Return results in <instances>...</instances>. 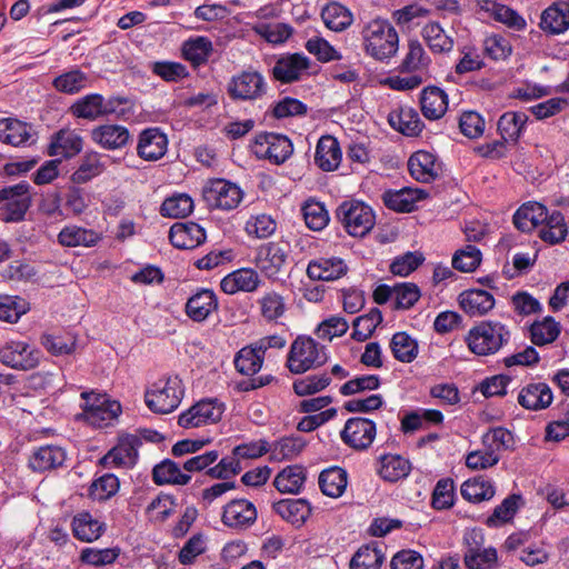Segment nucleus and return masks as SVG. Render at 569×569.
<instances>
[{
    "label": "nucleus",
    "mask_w": 569,
    "mask_h": 569,
    "mask_svg": "<svg viewBox=\"0 0 569 569\" xmlns=\"http://www.w3.org/2000/svg\"><path fill=\"white\" fill-rule=\"evenodd\" d=\"M347 483V472L339 467H332L323 470L319 476L320 489L328 497H340L345 492Z\"/></svg>",
    "instance_id": "c03bdc74"
},
{
    "label": "nucleus",
    "mask_w": 569,
    "mask_h": 569,
    "mask_svg": "<svg viewBox=\"0 0 569 569\" xmlns=\"http://www.w3.org/2000/svg\"><path fill=\"white\" fill-rule=\"evenodd\" d=\"M347 271L346 262L337 257L313 259L307 267V276L311 280L333 281L345 276Z\"/></svg>",
    "instance_id": "393cba45"
},
{
    "label": "nucleus",
    "mask_w": 569,
    "mask_h": 569,
    "mask_svg": "<svg viewBox=\"0 0 569 569\" xmlns=\"http://www.w3.org/2000/svg\"><path fill=\"white\" fill-rule=\"evenodd\" d=\"M90 139L104 150H118L127 146L130 132L124 126L106 123L94 127L90 131Z\"/></svg>",
    "instance_id": "aec40b11"
},
{
    "label": "nucleus",
    "mask_w": 569,
    "mask_h": 569,
    "mask_svg": "<svg viewBox=\"0 0 569 569\" xmlns=\"http://www.w3.org/2000/svg\"><path fill=\"white\" fill-rule=\"evenodd\" d=\"M459 305L467 315L480 317L495 307V298L488 291L470 289L459 295Z\"/></svg>",
    "instance_id": "473e14b6"
},
{
    "label": "nucleus",
    "mask_w": 569,
    "mask_h": 569,
    "mask_svg": "<svg viewBox=\"0 0 569 569\" xmlns=\"http://www.w3.org/2000/svg\"><path fill=\"white\" fill-rule=\"evenodd\" d=\"M263 356L254 345L242 348L234 358L237 370L244 376L256 375L262 367Z\"/></svg>",
    "instance_id": "13d9d810"
},
{
    "label": "nucleus",
    "mask_w": 569,
    "mask_h": 569,
    "mask_svg": "<svg viewBox=\"0 0 569 569\" xmlns=\"http://www.w3.org/2000/svg\"><path fill=\"white\" fill-rule=\"evenodd\" d=\"M539 237L549 244L562 242L568 233V227L563 216L559 211L548 213V218L541 223Z\"/></svg>",
    "instance_id": "49530a36"
},
{
    "label": "nucleus",
    "mask_w": 569,
    "mask_h": 569,
    "mask_svg": "<svg viewBox=\"0 0 569 569\" xmlns=\"http://www.w3.org/2000/svg\"><path fill=\"white\" fill-rule=\"evenodd\" d=\"M306 480L305 470L300 466L284 468L274 478V487L282 493H298Z\"/></svg>",
    "instance_id": "3c124183"
},
{
    "label": "nucleus",
    "mask_w": 569,
    "mask_h": 569,
    "mask_svg": "<svg viewBox=\"0 0 569 569\" xmlns=\"http://www.w3.org/2000/svg\"><path fill=\"white\" fill-rule=\"evenodd\" d=\"M497 561V551L495 548H475L470 547L465 553V563L469 569H488Z\"/></svg>",
    "instance_id": "774afa93"
},
{
    "label": "nucleus",
    "mask_w": 569,
    "mask_h": 569,
    "mask_svg": "<svg viewBox=\"0 0 569 569\" xmlns=\"http://www.w3.org/2000/svg\"><path fill=\"white\" fill-rule=\"evenodd\" d=\"M423 198V191L419 189L403 188L389 190L383 193L386 207L398 212H410L415 209L417 201Z\"/></svg>",
    "instance_id": "ea45409f"
},
{
    "label": "nucleus",
    "mask_w": 569,
    "mask_h": 569,
    "mask_svg": "<svg viewBox=\"0 0 569 569\" xmlns=\"http://www.w3.org/2000/svg\"><path fill=\"white\" fill-rule=\"evenodd\" d=\"M99 240L100 236L96 231L78 226H67L58 234V242L63 247H92Z\"/></svg>",
    "instance_id": "79ce46f5"
},
{
    "label": "nucleus",
    "mask_w": 569,
    "mask_h": 569,
    "mask_svg": "<svg viewBox=\"0 0 569 569\" xmlns=\"http://www.w3.org/2000/svg\"><path fill=\"white\" fill-rule=\"evenodd\" d=\"M218 300L212 290L202 289L191 296L186 303V313L197 322L206 320L211 312L217 310Z\"/></svg>",
    "instance_id": "c9c22d12"
},
{
    "label": "nucleus",
    "mask_w": 569,
    "mask_h": 569,
    "mask_svg": "<svg viewBox=\"0 0 569 569\" xmlns=\"http://www.w3.org/2000/svg\"><path fill=\"white\" fill-rule=\"evenodd\" d=\"M408 168L412 178L423 183L432 182L439 176L440 170L436 157L423 150L415 152L409 158Z\"/></svg>",
    "instance_id": "c85d7f7f"
},
{
    "label": "nucleus",
    "mask_w": 569,
    "mask_h": 569,
    "mask_svg": "<svg viewBox=\"0 0 569 569\" xmlns=\"http://www.w3.org/2000/svg\"><path fill=\"white\" fill-rule=\"evenodd\" d=\"M224 410V403L218 399H202L179 415L178 425L189 429L217 423Z\"/></svg>",
    "instance_id": "9d476101"
},
{
    "label": "nucleus",
    "mask_w": 569,
    "mask_h": 569,
    "mask_svg": "<svg viewBox=\"0 0 569 569\" xmlns=\"http://www.w3.org/2000/svg\"><path fill=\"white\" fill-rule=\"evenodd\" d=\"M548 218L547 208L539 202H527L522 204L513 216V223L517 229L529 232Z\"/></svg>",
    "instance_id": "4c0bfd02"
},
{
    "label": "nucleus",
    "mask_w": 569,
    "mask_h": 569,
    "mask_svg": "<svg viewBox=\"0 0 569 569\" xmlns=\"http://www.w3.org/2000/svg\"><path fill=\"white\" fill-rule=\"evenodd\" d=\"M388 122L395 130L409 137L418 136L425 127L418 112L407 106L390 111Z\"/></svg>",
    "instance_id": "c756f323"
},
{
    "label": "nucleus",
    "mask_w": 569,
    "mask_h": 569,
    "mask_svg": "<svg viewBox=\"0 0 569 569\" xmlns=\"http://www.w3.org/2000/svg\"><path fill=\"white\" fill-rule=\"evenodd\" d=\"M89 77L87 73L78 68L69 71L53 79V87L56 90L67 94H74L88 87Z\"/></svg>",
    "instance_id": "8fccbe9b"
},
{
    "label": "nucleus",
    "mask_w": 569,
    "mask_h": 569,
    "mask_svg": "<svg viewBox=\"0 0 569 569\" xmlns=\"http://www.w3.org/2000/svg\"><path fill=\"white\" fill-rule=\"evenodd\" d=\"M510 339L508 327L499 321L486 320L472 327L466 342L469 350L477 356L497 353Z\"/></svg>",
    "instance_id": "f03ea898"
},
{
    "label": "nucleus",
    "mask_w": 569,
    "mask_h": 569,
    "mask_svg": "<svg viewBox=\"0 0 569 569\" xmlns=\"http://www.w3.org/2000/svg\"><path fill=\"white\" fill-rule=\"evenodd\" d=\"M376 425L366 418H350L341 430V439L356 450H365L376 438Z\"/></svg>",
    "instance_id": "4468645a"
},
{
    "label": "nucleus",
    "mask_w": 569,
    "mask_h": 569,
    "mask_svg": "<svg viewBox=\"0 0 569 569\" xmlns=\"http://www.w3.org/2000/svg\"><path fill=\"white\" fill-rule=\"evenodd\" d=\"M83 140L74 130L62 129L57 132L50 144L49 154L52 157L71 158L80 153Z\"/></svg>",
    "instance_id": "72a5a7b5"
},
{
    "label": "nucleus",
    "mask_w": 569,
    "mask_h": 569,
    "mask_svg": "<svg viewBox=\"0 0 569 569\" xmlns=\"http://www.w3.org/2000/svg\"><path fill=\"white\" fill-rule=\"evenodd\" d=\"M67 459L66 450L59 446H42L29 459L34 471H47L61 467Z\"/></svg>",
    "instance_id": "e433bc0d"
},
{
    "label": "nucleus",
    "mask_w": 569,
    "mask_h": 569,
    "mask_svg": "<svg viewBox=\"0 0 569 569\" xmlns=\"http://www.w3.org/2000/svg\"><path fill=\"white\" fill-rule=\"evenodd\" d=\"M410 462L398 455L381 457L379 475L387 481L395 482L406 478L410 472Z\"/></svg>",
    "instance_id": "de8ad7c7"
},
{
    "label": "nucleus",
    "mask_w": 569,
    "mask_h": 569,
    "mask_svg": "<svg viewBox=\"0 0 569 569\" xmlns=\"http://www.w3.org/2000/svg\"><path fill=\"white\" fill-rule=\"evenodd\" d=\"M361 46L368 57L385 62L397 54L399 34L390 21L376 18L362 27Z\"/></svg>",
    "instance_id": "f257e3e1"
},
{
    "label": "nucleus",
    "mask_w": 569,
    "mask_h": 569,
    "mask_svg": "<svg viewBox=\"0 0 569 569\" xmlns=\"http://www.w3.org/2000/svg\"><path fill=\"white\" fill-rule=\"evenodd\" d=\"M153 480L158 485H187L191 477L183 473L172 460L166 459L152 470Z\"/></svg>",
    "instance_id": "603ef678"
},
{
    "label": "nucleus",
    "mask_w": 569,
    "mask_h": 569,
    "mask_svg": "<svg viewBox=\"0 0 569 569\" xmlns=\"http://www.w3.org/2000/svg\"><path fill=\"white\" fill-rule=\"evenodd\" d=\"M267 91L266 78L252 69L232 76L227 84V92L233 101H256L266 96Z\"/></svg>",
    "instance_id": "0eeeda50"
},
{
    "label": "nucleus",
    "mask_w": 569,
    "mask_h": 569,
    "mask_svg": "<svg viewBox=\"0 0 569 569\" xmlns=\"http://www.w3.org/2000/svg\"><path fill=\"white\" fill-rule=\"evenodd\" d=\"M168 149L167 136L158 128L143 130L139 136L137 153L146 161L161 159Z\"/></svg>",
    "instance_id": "4be33fe9"
},
{
    "label": "nucleus",
    "mask_w": 569,
    "mask_h": 569,
    "mask_svg": "<svg viewBox=\"0 0 569 569\" xmlns=\"http://www.w3.org/2000/svg\"><path fill=\"white\" fill-rule=\"evenodd\" d=\"M460 491L461 496L470 502L490 500L495 496V488L491 481L482 477L465 481Z\"/></svg>",
    "instance_id": "864d4df0"
},
{
    "label": "nucleus",
    "mask_w": 569,
    "mask_h": 569,
    "mask_svg": "<svg viewBox=\"0 0 569 569\" xmlns=\"http://www.w3.org/2000/svg\"><path fill=\"white\" fill-rule=\"evenodd\" d=\"M522 498L519 495H511L503 499V501L497 506L491 516L488 517L486 523L489 527H499L509 522L516 512L518 511Z\"/></svg>",
    "instance_id": "0e129e2a"
},
{
    "label": "nucleus",
    "mask_w": 569,
    "mask_h": 569,
    "mask_svg": "<svg viewBox=\"0 0 569 569\" xmlns=\"http://www.w3.org/2000/svg\"><path fill=\"white\" fill-rule=\"evenodd\" d=\"M310 59L303 53H288L281 56L272 68L276 80L290 83L299 80L310 68Z\"/></svg>",
    "instance_id": "f3484780"
},
{
    "label": "nucleus",
    "mask_w": 569,
    "mask_h": 569,
    "mask_svg": "<svg viewBox=\"0 0 569 569\" xmlns=\"http://www.w3.org/2000/svg\"><path fill=\"white\" fill-rule=\"evenodd\" d=\"M260 317L269 323H278L287 312V302L284 297L276 290L263 292L257 300Z\"/></svg>",
    "instance_id": "f704fd0d"
},
{
    "label": "nucleus",
    "mask_w": 569,
    "mask_h": 569,
    "mask_svg": "<svg viewBox=\"0 0 569 569\" xmlns=\"http://www.w3.org/2000/svg\"><path fill=\"white\" fill-rule=\"evenodd\" d=\"M81 405L84 419L92 426L102 428L109 426L118 418L121 412V406L118 401L111 400L104 393L93 391L82 392Z\"/></svg>",
    "instance_id": "423d86ee"
},
{
    "label": "nucleus",
    "mask_w": 569,
    "mask_h": 569,
    "mask_svg": "<svg viewBox=\"0 0 569 569\" xmlns=\"http://www.w3.org/2000/svg\"><path fill=\"white\" fill-rule=\"evenodd\" d=\"M169 239L178 249H193L206 240V232L196 222L174 223L170 228Z\"/></svg>",
    "instance_id": "a878e982"
},
{
    "label": "nucleus",
    "mask_w": 569,
    "mask_h": 569,
    "mask_svg": "<svg viewBox=\"0 0 569 569\" xmlns=\"http://www.w3.org/2000/svg\"><path fill=\"white\" fill-rule=\"evenodd\" d=\"M420 109L428 120L441 119L448 110V94L436 86L426 87L420 92Z\"/></svg>",
    "instance_id": "bb28decb"
},
{
    "label": "nucleus",
    "mask_w": 569,
    "mask_h": 569,
    "mask_svg": "<svg viewBox=\"0 0 569 569\" xmlns=\"http://www.w3.org/2000/svg\"><path fill=\"white\" fill-rule=\"evenodd\" d=\"M342 151L332 136H322L317 143L315 162L322 171H335L340 166Z\"/></svg>",
    "instance_id": "cd10ccee"
},
{
    "label": "nucleus",
    "mask_w": 569,
    "mask_h": 569,
    "mask_svg": "<svg viewBox=\"0 0 569 569\" xmlns=\"http://www.w3.org/2000/svg\"><path fill=\"white\" fill-rule=\"evenodd\" d=\"M337 219L352 237L366 236L375 226L372 209L359 200H346L336 211Z\"/></svg>",
    "instance_id": "39448f33"
},
{
    "label": "nucleus",
    "mask_w": 569,
    "mask_h": 569,
    "mask_svg": "<svg viewBox=\"0 0 569 569\" xmlns=\"http://www.w3.org/2000/svg\"><path fill=\"white\" fill-rule=\"evenodd\" d=\"M176 499L166 493L153 498L146 508V515L152 522H163L176 511Z\"/></svg>",
    "instance_id": "052dcab7"
},
{
    "label": "nucleus",
    "mask_w": 569,
    "mask_h": 569,
    "mask_svg": "<svg viewBox=\"0 0 569 569\" xmlns=\"http://www.w3.org/2000/svg\"><path fill=\"white\" fill-rule=\"evenodd\" d=\"M142 445V440L138 435H122L119 437L118 443L103 457L102 461L106 466L131 468L138 459V449Z\"/></svg>",
    "instance_id": "2eb2a0df"
},
{
    "label": "nucleus",
    "mask_w": 569,
    "mask_h": 569,
    "mask_svg": "<svg viewBox=\"0 0 569 569\" xmlns=\"http://www.w3.org/2000/svg\"><path fill=\"white\" fill-rule=\"evenodd\" d=\"M193 200L187 193H177L167 198L160 208L161 214L169 218H184L193 211Z\"/></svg>",
    "instance_id": "e2e57ef3"
},
{
    "label": "nucleus",
    "mask_w": 569,
    "mask_h": 569,
    "mask_svg": "<svg viewBox=\"0 0 569 569\" xmlns=\"http://www.w3.org/2000/svg\"><path fill=\"white\" fill-rule=\"evenodd\" d=\"M123 102L120 98L106 100L99 93H90L77 100L70 110L77 118L94 121L99 118L118 113V107Z\"/></svg>",
    "instance_id": "9b49d317"
},
{
    "label": "nucleus",
    "mask_w": 569,
    "mask_h": 569,
    "mask_svg": "<svg viewBox=\"0 0 569 569\" xmlns=\"http://www.w3.org/2000/svg\"><path fill=\"white\" fill-rule=\"evenodd\" d=\"M29 188V183L23 181L0 191V210L3 220L19 221L23 219L30 206Z\"/></svg>",
    "instance_id": "f8f14e48"
},
{
    "label": "nucleus",
    "mask_w": 569,
    "mask_h": 569,
    "mask_svg": "<svg viewBox=\"0 0 569 569\" xmlns=\"http://www.w3.org/2000/svg\"><path fill=\"white\" fill-rule=\"evenodd\" d=\"M321 18L326 27L336 32L347 29L353 20L351 12L338 2L327 4L321 11Z\"/></svg>",
    "instance_id": "09e8293b"
},
{
    "label": "nucleus",
    "mask_w": 569,
    "mask_h": 569,
    "mask_svg": "<svg viewBox=\"0 0 569 569\" xmlns=\"http://www.w3.org/2000/svg\"><path fill=\"white\" fill-rule=\"evenodd\" d=\"M531 341L537 346L553 342L560 335V325L552 317L536 321L530 327Z\"/></svg>",
    "instance_id": "bf43d9fd"
},
{
    "label": "nucleus",
    "mask_w": 569,
    "mask_h": 569,
    "mask_svg": "<svg viewBox=\"0 0 569 569\" xmlns=\"http://www.w3.org/2000/svg\"><path fill=\"white\" fill-rule=\"evenodd\" d=\"M395 358L401 362H411L418 356V343L406 332H397L390 342Z\"/></svg>",
    "instance_id": "680f3d73"
},
{
    "label": "nucleus",
    "mask_w": 569,
    "mask_h": 569,
    "mask_svg": "<svg viewBox=\"0 0 569 569\" xmlns=\"http://www.w3.org/2000/svg\"><path fill=\"white\" fill-rule=\"evenodd\" d=\"M257 520V509L252 502L246 499L230 501L223 508L222 522L234 530L250 528Z\"/></svg>",
    "instance_id": "a211bd4d"
},
{
    "label": "nucleus",
    "mask_w": 569,
    "mask_h": 569,
    "mask_svg": "<svg viewBox=\"0 0 569 569\" xmlns=\"http://www.w3.org/2000/svg\"><path fill=\"white\" fill-rule=\"evenodd\" d=\"M288 258L287 250L279 243L261 246L254 258L256 267L269 279H276L282 271Z\"/></svg>",
    "instance_id": "dca6fc26"
},
{
    "label": "nucleus",
    "mask_w": 569,
    "mask_h": 569,
    "mask_svg": "<svg viewBox=\"0 0 569 569\" xmlns=\"http://www.w3.org/2000/svg\"><path fill=\"white\" fill-rule=\"evenodd\" d=\"M382 315L379 309H372L367 315L360 316L353 321V331L351 337L357 341L367 340L381 323Z\"/></svg>",
    "instance_id": "338daca9"
},
{
    "label": "nucleus",
    "mask_w": 569,
    "mask_h": 569,
    "mask_svg": "<svg viewBox=\"0 0 569 569\" xmlns=\"http://www.w3.org/2000/svg\"><path fill=\"white\" fill-rule=\"evenodd\" d=\"M553 395L545 382H532L523 387L518 395V402L528 410H541L549 407Z\"/></svg>",
    "instance_id": "7c9ffc66"
},
{
    "label": "nucleus",
    "mask_w": 569,
    "mask_h": 569,
    "mask_svg": "<svg viewBox=\"0 0 569 569\" xmlns=\"http://www.w3.org/2000/svg\"><path fill=\"white\" fill-rule=\"evenodd\" d=\"M421 36L435 53L449 52L453 48V39L438 22L427 23L421 30Z\"/></svg>",
    "instance_id": "a18cd8bd"
},
{
    "label": "nucleus",
    "mask_w": 569,
    "mask_h": 569,
    "mask_svg": "<svg viewBox=\"0 0 569 569\" xmlns=\"http://www.w3.org/2000/svg\"><path fill=\"white\" fill-rule=\"evenodd\" d=\"M0 141L13 147H26L36 142L33 128L18 119H0Z\"/></svg>",
    "instance_id": "412c9836"
},
{
    "label": "nucleus",
    "mask_w": 569,
    "mask_h": 569,
    "mask_svg": "<svg viewBox=\"0 0 569 569\" xmlns=\"http://www.w3.org/2000/svg\"><path fill=\"white\" fill-rule=\"evenodd\" d=\"M202 197L210 208L229 211L240 204L243 191L237 183L229 180L212 179L204 184Z\"/></svg>",
    "instance_id": "1a4fd4ad"
},
{
    "label": "nucleus",
    "mask_w": 569,
    "mask_h": 569,
    "mask_svg": "<svg viewBox=\"0 0 569 569\" xmlns=\"http://www.w3.org/2000/svg\"><path fill=\"white\" fill-rule=\"evenodd\" d=\"M538 26L548 36L563 34L569 29V3H551L541 12Z\"/></svg>",
    "instance_id": "6ab92c4d"
},
{
    "label": "nucleus",
    "mask_w": 569,
    "mask_h": 569,
    "mask_svg": "<svg viewBox=\"0 0 569 569\" xmlns=\"http://www.w3.org/2000/svg\"><path fill=\"white\" fill-rule=\"evenodd\" d=\"M430 58L418 40L408 42V51L400 64L402 72H417L428 68Z\"/></svg>",
    "instance_id": "6e6d98bb"
},
{
    "label": "nucleus",
    "mask_w": 569,
    "mask_h": 569,
    "mask_svg": "<svg viewBox=\"0 0 569 569\" xmlns=\"http://www.w3.org/2000/svg\"><path fill=\"white\" fill-rule=\"evenodd\" d=\"M328 360L326 349L315 339L298 337L291 345L287 367L292 373H303L325 365Z\"/></svg>",
    "instance_id": "20e7f679"
},
{
    "label": "nucleus",
    "mask_w": 569,
    "mask_h": 569,
    "mask_svg": "<svg viewBox=\"0 0 569 569\" xmlns=\"http://www.w3.org/2000/svg\"><path fill=\"white\" fill-rule=\"evenodd\" d=\"M0 361L13 369L30 370L40 361V351L24 341H8L0 348Z\"/></svg>",
    "instance_id": "ddd939ff"
},
{
    "label": "nucleus",
    "mask_w": 569,
    "mask_h": 569,
    "mask_svg": "<svg viewBox=\"0 0 569 569\" xmlns=\"http://www.w3.org/2000/svg\"><path fill=\"white\" fill-rule=\"evenodd\" d=\"M528 120L525 112H506L498 121V130L505 141H517Z\"/></svg>",
    "instance_id": "4d7b16f0"
},
{
    "label": "nucleus",
    "mask_w": 569,
    "mask_h": 569,
    "mask_svg": "<svg viewBox=\"0 0 569 569\" xmlns=\"http://www.w3.org/2000/svg\"><path fill=\"white\" fill-rule=\"evenodd\" d=\"M184 388L177 376L161 378L144 393L147 407L154 413L167 415L176 410L183 398Z\"/></svg>",
    "instance_id": "7ed1b4c3"
},
{
    "label": "nucleus",
    "mask_w": 569,
    "mask_h": 569,
    "mask_svg": "<svg viewBox=\"0 0 569 569\" xmlns=\"http://www.w3.org/2000/svg\"><path fill=\"white\" fill-rule=\"evenodd\" d=\"M478 7L509 29L523 31L527 28L526 19L518 11L496 0H479Z\"/></svg>",
    "instance_id": "b1692460"
},
{
    "label": "nucleus",
    "mask_w": 569,
    "mask_h": 569,
    "mask_svg": "<svg viewBox=\"0 0 569 569\" xmlns=\"http://www.w3.org/2000/svg\"><path fill=\"white\" fill-rule=\"evenodd\" d=\"M106 169L102 161V156L96 151L87 152L78 167L71 174V181L77 184H82L91 179L100 176Z\"/></svg>",
    "instance_id": "37998d69"
},
{
    "label": "nucleus",
    "mask_w": 569,
    "mask_h": 569,
    "mask_svg": "<svg viewBox=\"0 0 569 569\" xmlns=\"http://www.w3.org/2000/svg\"><path fill=\"white\" fill-rule=\"evenodd\" d=\"M284 521L301 527L311 515L310 503L305 499H282L272 506Z\"/></svg>",
    "instance_id": "2f4dec72"
},
{
    "label": "nucleus",
    "mask_w": 569,
    "mask_h": 569,
    "mask_svg": "<svg viewBox=\"0 0 569 569\" xmlns=\"http://www.w3.org/2000/svg\"><path fill=\"white\" fill-rule=\"evenodd\" d=\"M212 51V42L207 37H191L182 44L183 58L194 67L206 63Z\"/></svg>",
    "instance_id": "a19ab883"
},
{
    "label": "nucleus",
    "mask_w": 569,
    "mask_h": 569,
    "mask_svg": "<svg viewBox=\"0 0 569 569\" xmlns=\"http://www.w3.org/2000/svg\"><path fill=\"white\" fill-rule=\"evenodd\" d=\"M383 560L385 555L378 546L366 545L351 558L350 569H380Z\"/></svg>",
    "instance_id": "5fc2aeb1"
},
{
    "label": "nucleus",
    "mask_w": 569,
    "mask_h": 569,
    "mask_svg": "<svg viewBox=\"0 0 569 569\" xmlns=\"http://www.w3.org/2000/svg\"><path fill=\"white\" fill-rule=\"evenodd\" d=\"M106 530V525L93 518L89 512H79L72 519L74 537L84 542L97 540Z\"/></svg>",
    "instance_id": "58836bf2"
},
{
    "label": "nucleus",
    "mask_w": 569,
    "mask_h": 569,
    "mask_svg": "<svg viewBox=\"0 0 569 569\" xmlns=\"http://www.w3.org/2000/svg\"><path fill=\"white\" fill-rule=\"evenodd\" d=\"M262 283L259 273L252 268L234 270L222 278L221 290L227 295H234L239 291L253 292Z\"/></svg>",
    "instance_id": "5701e85b"
},
{
    "label": "nucleus",
    "mask_w": 569,
    "mask_h": 569,
    "mask_svg": "<svg viewBox=\"0 0 569 569\" xmlns=\"http://www.w3.org/2000/svg\"><path fill=\"white\" fill-rule=\"evenodd\" d=\"M251 150L259 159H267L273 164H282L292 156L293 144L287 136L260 132L254 137Z\"/></svg>",
    "instance_id": "6e6552de"
},
{
    "label": "nucleus",
    "mask_w": 569,
    "mask_h": 569,
    "mask_svg": "<svg viewBox=\"0 0 569 569\" xmlns=\"http://www.w3.org/2000/svg\"><path fill=\"white\" fill-rule=\"evenodd\" d=\"M28 302L18 296L0 295V320L14 323L28 311Z\"/></svg>",
    "instance_id": "69168bd1"
}]
</instances>
